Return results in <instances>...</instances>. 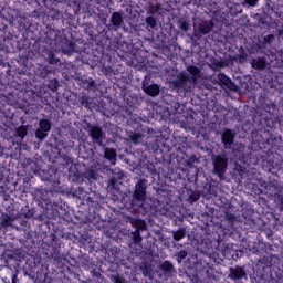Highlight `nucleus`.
<instances>
[{
  "mask_svg": "<svg viewBox=\"0 0 283 283\" xmlns=\"http://www.w3.org/2000/svg\"><path fill=\"white\" fill-rule=\"evenodd\" d=\"M188 72L192 76L189 77L187 73L181 72L177 75V80L174 83L175 87H185L186 83H191L192 85H196V82L198 81V76H200V70L196 66H188Z\"/></svg>",
  "mask_w": 283,
  "mask_h": 283,
  "instance_id": "f257e3e1",
  "label": "nucleus"
},
{
  "mask_svg": "<svg viewBox=\"0 0 283 283\" xmlns=\"http://www.w3.org/2000/svg\"><path fill=\"white\" fill-rule=\"evenodd\" d=\"M146 189L147 184L145 180H139L135 186L134 199L140 202V207H143V202H145Z\"/></svg>",
  "mask_w": 283,
  "mask_h": 283,
  "instance_id": "f03ea898",
  "label": "nucleus"
},
{
  "mask_svg": "<svg viewBox=\"0 0 283 283\" xmlns=\"http://www.w3.org/2000/svg\"><path fill=\"white\" fill-rule=\"evenodd\" d=\"M40 127L36 129L35 136L40 140H43V138L48 137V132L52 129V124L48 119H42L39 123Z\"/></svg>",
  "mask_w": 283,
  "mask_h": 283,
  "instance_id": "7ed1b4c3",
  "label": "nucleus"
},
{
  "mask_svg": "<svg viewBox=\"0 0 283 283\" xmlns=\"http://www.w3.org/2000/svg\"><path fill=\"white\" fill-rule=\"evenodd\" d=\"M213 166L216 174H218L219 178H222L227 169V159H224V157L217 156L213 159Z\"/></svg>",
  "mask_w": 283,
  "mask_h": 283,
  "instance_id": "20e7f679",
  "label": "nucleus"
},
{
  "mask_svg": "<svg viewBox=\"0 0 283 283\" xmlns=\"http://www.w3.org/2000/svg\"><path fill=\"white\" fill-rule=\"evenodd\" d=\"M211 28H213V20L205 21L195 20V30H199L200 34H209L211 32Z\"/></svg>",
  "mask_w": 283,
  "mask_h": 283,
  "instance_id": "39448f33",
  "label": "nucleus"
},
{
  "mask_svg": "<svg viewBox=\"0 0 283 283\" xmlns=\"http://www.w3.org/2000/svg\"><path fill=\"white\" fill-rule=\"evenodd\" d=\"M222 143L226 149H229V147L233 145V132H231L230 129L224 130L222 134Z\"/></svg>",
  "mask_w": 283,
  "mask_h": 283,
  "instance_id": "423d86ee",
  "label": "nucleus"
},
{
  "mask_svg": "<svg viewBox=\"0 0 283 283\" xmlns=\"http://www.w3.org/2000/svg\"><path fill=\"white\" fill-rule=\"evenodd\" d=\"M143 90L148 96H158L160 94V87L156 84L153 85H143Z\"/></svg>",
  "mask_w": 283,
  "mask_h": 283,
  "instance_id": "0eeeda50",
  "label": "nucleus"
},
{
  "mask_svg": "<svg viewBox=\"0 0 283 283\" xmlns=\"http://www.w3.org/2000/svg\"><path fill=\"white\" fill-rule=\"evenodd\" d=\"M218 81H220V83H222V85H224V87H228V90H235V84L233 82H231V80L229 77H227V75L219 74Z\"/></svg>",
  "mask_w": 283,
  "mask_h": 283,
  "instance_id": "6e6552de",
  "label": "nucleus"
},
{
  "mask_svg": "<svg viewBox=\"0 0 283 283\" xmlns=\"http://www.w3.org/2000/svg\"><path fill=\"white\" fill-rule=\"evenodd\" d=\"M90 134H91L93 140L101 143V138L103 137V130L99 127L92 126L90 128Z\"/></svg>",
  "mask_w": 283,
  "mask_h": 283,
  "instance_id": "1a4fd4ad",
  "label": "nucleus"
},
{
  "mask_svg": "<svg viewBox=\"0 0 283 283\" xmlns=\"http://www.w3.org/2000/svg\"><path fill=\"white\" fill-rule=\"evenodd\" d=\"M245 275L247 273L242 268L231 269V277L234 280H242Z\"/></svg>",
  "mask_w": 283,
  "mask_h": 283,
  "instance_id": "9d476101",
  "label": "nucleus"
},
{
  "mask_svg": "<svg viewBox=\"0 0 283 283\" xmlns=\"http://www.w3.org/2000/svg\"><path fill=\"white\" fill-rule=\"evenodd\" d=\"M104 156L107 160H112V165H116V150L106 148Z\"/></svg>",
  "mask_w": 283,
  "mask_h": 283,
  "instance_id": "9b49d317",
  "label": "nucleus"
},
{
  "mask_svg": "<svg viewBox=\"0 0 283 283\" xmlns=\"http://www.w3.org/2000/svg\"><path fill=\"white\" fill-rule=\"evenodd\" d=\"M111 21L115 28H119L120 23H123V15L118 12L112 14Z\"/></svg>",
  "mask_w": 283,
  "mask_h": 283,
  "instance_id": "f8f14e48",
  "label": "nucleus"
},
{
  "mask_svg": "<svg viewBox=\"0 0 283 283\" xmlns=\"http://www.w3.org/2000/svg\"><path fill=\"white\" fill-rule=\"evenodd\" d=\"M251 65L254 70H264L266 62L263 59L252 60Z\"/></svg>",
  "mask_w": 283,
  "mask_h": 283,
  "instance_id": "ddd939ff",
  "label": "nucleus"
},
{
  "mask_svg": "<svg viewBox=\"0 0 283 283\" xmlns=\"http://www.w3.org/2000/svg\"><path fill=\"white\" fill-rule=\"evenodd\" d=\"M17 136H19V138H25V136H28V128H25V126L18 127Z\"/></svg>",
  "mask_w": 283,
  "mask_h": 283,
  "instance_id": "4468645a",
  "label": "nucleus"
},
{
  "mask_svg": "<svg viewBox=\"0 0 283 283\" xmlns=\"http://www.w3.org/2000/svg\"><path fill=\"white\" fill-rule=\"evenodd\" d=\"M182 238H185V230L181 229L174 232V240H176L177 242L182 240Z\"/></svg>",
  "mask_w": 283,
  "mask_h": 283,
  "instance_id": "2eb2a0df",
  "label": "nucleus"
},
{
  "mask_svg": "<svg viewBox=\"0 0 283 283\" xmlns=\"http://www.w3.org/2000/svg\"><path fill=\"white\" fill-rule=\"evenodd\" d=\"M160 269L163 271L169 272V271H171V269H174V265L171 264V262L166 261V262L161 263Z\"/></svg>",
  "mask_w": 283,
  "mask_h": 283,
  "instance_id": "dca6fc26",
  "label": "nucleus"
},
{
  "mask_svg": "<svg viewBox=\"0 0 283 283\" xmlns=\"http://www.w3.org/2000/svg\"><path fill=\"white\" fill-rule=\"evenodd\" d=\"M146 23H147V25H149V28H151V30H154V28H156V18L155 17H148L146 19Z\"/></svg>",
  "mask_w": 283,
  "mask_h": 283,
  "instance_id": "f3484780",
  "label": "nucleus"
},
{
  "mask_svg": "<svg viewBox=\"0 0 283 283\" xmlns=\"http://www.w3.org/2000/svg\"><path fill=\"white\" fill-rule=\"evenodd\" d=\"M140 138H143V136H140V134H133L130 136V140H132V143H134V145H138V143L140 142Z\"/></svg>",
  "mask_w": 283,
  "mask_h": 283,
  "instance_id": "a211bd4d",
  "label": "nucleus"
},
{
  "mask_svg": "<svg viewBox=\"0 0 283 283\" xmlns=\"http://www.w3.org/2000/svg\"><path fill=\"white\" fill-rule=\"evenodd\" d=\"M97 176L98 175L94 170H90L88 172H86V178H88V180H96Z\"/></svg>",
  "mask_w": 283,
  "mask_h": 283,
  "instance_id": "6ab92c4d",
  "label": "nucleus"
},
{
  "mask_svg": "<svg viewBox=\"0 0 283 283\" xmlns=\"http://www.w3.org/2000/svg\"><path fill=\"white\" fill-rule=\"evenodd\" d=\"M179 28L180 30H182L184 32H187V30H189V23H187L185 20H181L179 22Z\"/></svg>",
  "mask_w": 283,
  "mask_h": 283,
  "instance_id": "aec40b11",
  "label": "nucleus"
},
{
  "mask_svg": "<svg viewBox=\"0 0 283 283\" xmlns=\"http://www.w3.org/2000/svg\"><path fill=\"white\" fill-rule=\"evenodd\" d=\"M178 258H180V260H185V258H187V251H180L178 253Z\"/></svg>",
  "mask_w": 283,
  "mask_h": 283,
  "instance_id": "412c9836",
  "label": "nucleus"
},
{
  "mask_svg": "<svg viewBox=\"0 0 283 283\" xmlns=\"http://www.w3.org/2000/svg\"><path fill=\"white\" fill-rule=\"evenodd\" d=\"M245 2H247L249 6H255V3H258V0H245Z\"/></svg>",
  "mask_w": 283,
  "mask_h": 283,
  "instance_id": "4be33fe9",
  "label": "nucleus"
},
{
  "mask_svg": "<svg viewBox=\"0 0 283 283\" xmlns=\"http://www.w3.org/2000/svg\"><path fill=\"white\" fill-rule=\"evenodd\" d=\"M115 283H125V280H123L122 277H116Z\"/></svg>",
  "mask_w": 283,
  "mask_h": 283,
  "instance_id": "5701e85b",
  "label": "nucleus"
},
{
  "mask_svg": "<svg viewBox=\"0 0 283 283\" xmlns=\"http://www.w3.org/2000/svg\"><path fill=\"white\" fill-rule=\"evenodd\" d=\"M3 224H4L6 227H10V220L3 219Z\"/></svg>",
  "mask_w": 283,
  "mask_h": 283,
  "instance_id": "b1692460",
  "label": "nucleus"
},
{
  "mask_svg": "<svg viewBox=\"0 0 283 283\" xmlns=\"http://www.w3.org/2000/svg\"><path fill=\"white\" fill-rule=\"evenodd\" d=\"M139 229H142V230L145 229V221L139 222Z\"/></svg>",
  "mask_w": 283,
  "mask_h": 283,
  "instance_id": "393cba45",
  "label": "nucleus"
},
{
  "mask_svg": "<svg viewBox=\"0 0 283 283\" xmlns=\"http://www.w3.org/2000/svg\"><path fill=\"white\" fill-rule=\"evenodd\" d=\"M135 242H140V238L138 235H135Z\"/></svg>",
  "mask_w": 283,
  "mask_h": 283,
  "instance_id": "a878e982",
  "label": "nucleus"
},
{
  "mask_svg": "<svg viewBox=\"0 0 283 283\" xmlns=\"http://www.w3.org/2000/svg\"><path fill=\"white\" fill-rule=\"evenodd\" d=\"M50 63H56V60L54 57H51Z\"/></svg>",
  "mask_w": 283,
  "mask_h": 283,
  "instance_id": "bb28decb",
  "label": "nucleus"
},
{
  "mask_svg": "<svg viewBox=\"0 0 283 283\" xmlns=\"http://www.w3.org/2000/svg\"><path fill=\"white\" fill-rule=\"evenodd\" d=\"M281 209L283 210V199H282V202H281Z\"/></svg>",
  "mask_w": 283,
  "mask_h": 283,
  "instance_id": "cd10ccee",
  "label": "nucleus"
},
{
  "mask_svg": "<svg viewBox=\"0 0 283 283\" xmlns=\"http://www.w3.org/2000/svg\"><path fill=\"white\" fill-rule=\"evenodd\" d=\"M186 90V92H189V88H185Z\"/></svg>",
  "mask_w": 283,
  "mask_h": 283,
  "instance_id": "c85d7f7f",
  "label": "nucleus"
}]
</instances>
